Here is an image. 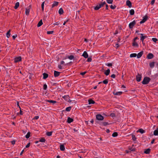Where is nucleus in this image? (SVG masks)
Here are the masks:
<instances>
[{"instance_id":"1","label":"nucleus","mask_w":158,"mask_h":158,"mask_svg":"<svg viewBox=\"0 0 158 158\" xmlns=\"http://www.w3.org/2000/svg\"><path fill=\"white\" fill-rule=\"evenodd\" d=\"M150 80L151 79L150 77H145L142 81V83L143 85L148 84L150 81Z\"/></svg>"},{"instance_id":"2","label":"nucleus","mask_w":158,"mask_h":158,"mask_svg":"<svg viewBox=\"0 0 158 158\" xmlns=\"http://www.w3.org/2000/svg\"><path fill=\"white\" fill-rule=\"evenodd\" d=\"M138 35H141V36L140 37V40L142 41V43L143 45H144V44L143 43L144 40L146 38L148 37V36L145 35L143 36V34H138Z\"/></svg>"},{"instance_id":"3","label":"nucleus","mask_w":158,"mask_h":158,"mask_svg":"<svg viewBox=\"0 0 158 158\" xmlns=\"http://www.w3.org/2000/svg\"><path fill=\"white\" fill-rule=\"evenodd\" d=\"M96 118L98 120H102L104 117L100 114H98L96 115Z\"/></svg>"},{"instance_id":"4","label":"nucleus","mask_w":158,"mask_h":158,"mask_svg":"<svg viewBox=\"0 0 158 158\" xmlns=\"http://www.w3.org/2000/svg\"><path fill=\"white\" fill-rule=\"evenodd\" d=\"M136 23L135 20H134L133 21L130 23L129 25V27L130 29H131L133 28L134 26L135 25Z\"/></svg>"},{"instance_id":"5","label":"nucleus","mask_w":158,"mask_h":158,"mask_svg":"<svg viewBox=\"0 0 158 158\" xmlns=\"http://www.w3.org/2000/svg\"><path fill=\"white\" fill-rule=\"evenodd\" d=\"M154 56V55L152 53H149L147 55V58L148 59H152Z\"/></svg>"},{"instance_id":"6","label":"nucleus","mask_w":158,"mask_h":158,"mask_svg":"<svg viewBox=\"0 0 158 158\" xmlns=\"http://www.w3.org/2000/svg\"><path fill=\"white\" fill-rule=\"evenodd\" d=\"M21 57L20 56L17 57L15 58V62L17 63L21 60Z\"/></svg>"},{"instance_id":"7","label":"nucleus","mask_w":158,"mask_h":158,"mask_svg":"<svg viewBox=\"0 0 158 158\" xmlns=\"http://www.w3.org/2000/svg\"><path fill=\"white\" fill-rule=\"evenodd\" d=\"M142 76L141 75L139 74V73L138 74L136 77V80L138 82L140 81Z\"/></svg>"},{"instance_id":"8","label":"nucleus","mask_w":158,"mask_h":158,"mask_svg":"<svg viewBox=\"0 0 158 158\" xmlns=\"http://www.w3.org/2000/svg\"><path fill=\"white\" fill-rule=\"evenodd\" d=\"M101 126H105L109 124L107 122H102L99 123Z\"/></svg>"},{"instance_id":"9","label":"nucleus","mask_w":158,"mask_h":158,"mask_svg":"<svg viewBox=\"0 0 158 158\" xmlns=\"http://www.w3.org/2000/svg\"><path fill=\"white\" fill-rule=\"evenodd\" d=\"M82 56H83L85 58H87L88 57V55L87 52L85 51L82 55Z\"/></svg>"},{"instance_id":"10","label":"nucleus","mask_w":158,"mask_h":158,"mask_svg":"<svg viewBox=\"0 0 158 158\" xmlns=\"http://www.w3.org/2000/svg\"><path fill=\"white\" fill-rule=\"evenodd\" d=\"M60 72L57 71H54V76L55 77H57L60 75Z\"/></svg>"},{"instance_id":"11","label":"nucleus","mask_w":158,"mask_h":158,"mask_svg":"<svg viewBox=\"0 0 158 158\" xmlns=\"http://www.w3.org/2000/svg\"><path fill=\"white\" fill-rule=\"evenodd\" d=\"M126 5L129 7H131L132 6L131 3L129 0H128L127 1Z\"/></svg>"},{"instance_id":"12","label":"nucleus","mask_w":158,"mask_h":158,"mask_svg":"<svg viewBox=\"0 0 158 158\" xmlns=\"http://www.w3.org/2000/svg\"><path fill=\"white\" fill-rule=\"evenodd\" d=\"M151 152L150 149L148 148L147 149H145L144 152V153L146 154H149Z\"/></svg>"},{"instance_id":"13","label":"nucleus","mask_w":158,"mask_h":158,"mask_svg":"<svg viewBox=\"0 0 158 158\" xmlns=\"http://www.w3.org/2000/svg\"><path fill=\"white\" fill-rule=\"evenodd\" d=\"M43 79H46V78H47L48 77V75L47 73H44L43 74Z\"/></svg>"},{"instance_id":"14","label":"nucleus","mask_w":158,"mask_h":158,"mask_svg":"<svg viewBox=\"0 0 158 158\" xmlns=\"http://www.w3.org/2000/svg\"><path fill=\"white\" fill-rule=\"evenodd\" d=\"M73 121V119L69 117H68L67 118V122L68 123H70Z\"/></svg>"},{"instance_id":"15","label":"nucleus","mask_w":158,"mask_h":158,"mask_svg":"<svg viewBox=\"0 0 158 158\" xmlns=\"http://www.w3.org/2000/svg\"><path fill=\"white\" fill-rule=\"evenodd\" d=\"M143 53V51H141V52L139 53L137 55V58H139L141 57Z\"/></svg>"},{"instance_id":"16","label":"nucleus","mask_w":158,"mask_h":158,"mask_svg":"<svg viewBox=\"0 0 158 158\" xmlns=\"http://www.w3.org/2000/svg\"><path fill=\"white\" fill-rule=\"evenodd\" d=\"M132 46L133 47H138L139 46V45L136 42V41H133V42L132 43Z\"/></svg>"},{"instance_id":"17","label":"nucleus","mask_w":158,"mask_h":158,"mask_svg":"<svg viewBox=\"0 0 158 158\" xmlns=\"http://www.w3.org/2000/svg\"><path fill=\"white\" fill-rule=\"evenodd\" d=\"M59 2H58L55 1L54 2L53 4L52 5V8H53L55 6H56L58 5Z\"/></svg>"},{"instance_id":"18","label":"nucleus","mask_w":158,"mask_h":158,"mask_svg":"<svg viewBox=\"0 0 158 158\" xmlns=\"http://www.w3.org/2000/svg\"><path fill=\"white\" fill-rule=\"evenodd\" d=\"M46 101L47 102L53 103V104H55L56 102V101H54L52 100H46Z\"/></svg>"},{"instance_id":"19","label":"nucleus","mask_w":158,"mask_h":158,"mask_svg":"<svg viewBox=\"0 0 158 158\" xmlns=\"http://www.w3.org/2000/svg\"><path fill=\"white\" fill-rule=\"evenodd\" d=\"M60 149L62 151H64L65 150V147L64 144H61L60 145Z\"/></svg>"},{"instance_id":"20","label":"nucleus","mask_w":158,"mask_h":158,"mask_svg":"<svg viewBox=\"0 0 158 158\" xmlns=\"http://www.w3.org/2000/svg\"><path fill=\"white\" fill-rule=\"evenodd\" d=\"M106 4V2L104 1L103 2H101L98 5L100 8L103 7L104 5Z\"/></svg>"},{"instance_id":"21","label":"nucleus","mask_w":158,"mask_h":158,"mask_svg":"<svg viewBox=\"0 0 158 158\" xmlns=\"http://www.w3.org/2000/svg\"><path fill=\"white\" fill-rule=\"evenodd\" d=\"M43 24L42 19L40 20V21L38 22V23L37 25V26L38 27H39L40 26H41Z\"/></svg>"},{"instance_id":"22","label":"nucleus","mask_w":158,"mask_h":158,"mask_svg":"<svg viewBox=\"0 0 158 158\" xmlns=\"http://www.w3.org/2000/svg\"><path fill=\"white\" fill-rule=\"evenodd\" d=\"M137 132H139L141 134H143L145 132V131L142 129H139L137 131Z\"/></svg>"},{"instance_id":"23","label":"nucleus","mask_w":158,"mask_h":158,"mask_svg":"<svg viewBox=\"0 0 158 158\" xmlns=\"http://www.w3.org/2000/svg\"><path fill=\"white\" fill-rule=\"evenodd\" d=\"M110 69H108L105 71V72L104 73V74H105L106 75L108 76V75H109L110 73Z\"/></svg>"},{"instance_id":"24","label":"nucleus","mask_w":158,"mask_h":158,"mask_svg":"<svg viewBox=\"0 0 158 158\" xmlns=\"http://www.w3.org/2000/svg\"><path fill=\"white\" fill-rule=\"evenodd\" d=\"M88 102H89V104H94L95 103V102L92 99H89L88 100Z\"/></svg>"},{"instance_id":"25","label":"nucleus","mask_w":158,"mask_h":158,"mask_svg":"<svg viewBox=\"0 0 158 158\" xmlns=\"http://www.w3.org/2000/svg\"><path fill=\"white\" fill-rule=\"evenodd\" d=\"M67 58L69 59L70 60H72L74 58V56L73 55H71L69 56H66L64 59H66Z\"/></svg>"},{"instance_id":"26","label":"nucleus","mask_w":158,"mask_h":158,"mask_svg":"<svg viewBox=\"0 0 158 158\" xmlns=\"http://www.w3.org/2000/svg\"><path fill=\"white\" fill-rule=\"evenodd\" d=\"M122 94V92L121 91L117 92L115 93L114 92H113V94L114 95H120Z\"/></svg>"},{"instance_id":"27","label":"nucleus","mask_w":158,"mask_h":158,"mask_svg":"<svg viewBox=\"0 0 158 158\" xmlns=\"http://www.w3.org/2000/svg\"><path fill=\"white\" fill-rule=\"evenodd\" d=\"M30 10L29 8H26V9L25 14L26 15H29Z\"/></svg>"},{"instance_id":"28","label":"nucleus","mask_w":158,"mask_h":158,"mask_svg":"<svg viewBox=\"0 0 158 158\" xmlns=\"http://www.w3.org/2000/svg\"><path fill=\"white\" fill-rule=\"evenodd\" d=\"M62 98L65 100L67 101L68 100V99L69 98V96L68 95H64V96L62 97Z\"/></svg>"},{"instance_id":"29","label":"nucleus","mask_w":158,"mask_h":158,"mask_svg":"<svg viewBox=\"0 0 158 158\" xmlns=\"http://www.w3.org/2000/svg\"><path fill=\"white\" fill-rule=\"evenodd\" d=\"M46 140L44 137H42L39 140V141L40 142L44 143L45 142Z\"/></svg>"},{"instance_id":"30","label":"nucleus","mask_w":158,"mask_h":158,"mask_svg":"<svg viewBox=\"0 0 158 158\" xmlns=\"http://www.w3.org/2000/svg\"><path fill=\"white\" fill-rule=\"evenodd\" d=\"M19 2H17L15 4V6H14V8L15 9H16L18 8L19 6Z\"/></svg>"},{"instance_id":"31","label":"nucleus","mask_w":158,"mask_h":158,"mask_svg":"<svg viewBox=\"0 0 158 158\" xmlns=\"http://www.w3.org/2000/svg\"><path fill=\"white\" fill-rule=\"evenodd\" d=\"M64 12L62 8H60L59 9V14L60 15H62L63 14Z\"/></svg>"},{"instance_id":"32","label":"nucleus","mask_w":158,"mask_h":158,"mask_svg":"<svg viewBox=\"0 0 158 158\" xmlns=\"http://www.w3.org/2000/svg\"><path fill=\"white\" fill-rule=\"evenodd\" d=\"M129 12L131 15H133L134 14L135 11L133 9H131L130 10Z\"/></svg>"},{"instance_id":"33","label":"nucleus","mask_w":158,"mask_h":158,"mask_svg":"<svg viewBox=\"0 0 158 158\" xmlns=\"http://www.w3.org/2000/svg\"><path fill=\"white\" fill-rule=\"evenodd\" d=\"M149 65L150 67L151 68L154 67V62H152L150 63L149 64Z\"/></svg>"},{"instance_id":"34","label":"nucleus","mask_w":158,"mask_h":158,"mask_svg":"<svg viewBox=\"0 0 158 158\" xmlns=\"http://www.w3.org/2000/svg\"><path fill=\"white\" fill-rule=\"evenodd\" d=\"M137 56V54L136 53H132L130 55V57H135Z\"/></svg>"},{"instance_id":"35","label":"nucleus","mask_w":158,"mask_h":158,"mask_svg":"<svg viewBox=\"0 0 158 158\" xmlns=\"http://www.w3.org/2000/svg\"><path fill=\"white\" fill-rule=\"evenodd\" d=\"M30 132L29 131L28 132L26 135H25V137L27 139H28L30 136Z\"/></svg>"},{"instance_id":"36","label":"nucleus","mask_w":158,"mask_h":158,"mask_svg":"<svg viewBox=\"0 0 158 158\" xmlns=\"http://www.w3.org/2000/svg\"><path fill=\"white\" fill-rule=\"evenodd\" d=\"M153 135H158V130H156L154 131Z\"/></svg>"},{"instance_id":"37","label":"nucleus","mask_w":158,"mask_h":158,"mask_svg":"<svg viewBox=\"0 0 158 158\" xmlns=\"http://www.w3.org/2000/svg\"><path fill=\"white\" fill-rule=\"evenodd\" d=\"M10 30H9L6 33V36L8 38H9L10 36Z\"/></svg>"},{"instance_id":"38","label":"nucleus","mask_w":158,"mask_h":158,"mask_svg":"<svg viewBox=\"0 0 158 158\" xmlns=\"http://www.w3.org/2000/svg\"><path fill=\"white\" fill-rule=\"evenodd\" d=\"M100 7L98 5L97 6L94 7V9L95 10H99L100 8Z\"/></svg>"},{"instance_id":"39","label":"nucleus","mask_w":158,"mask_h":158,"mask_svg":"<svg viewBox=\"0 0 158 158\" xmlns=\"http://www.w3.org/2000/svg\"><path fill=\"white\" fill-rule=\"evenodd\" d=\"M102 82L104 84H107L108 82V80L107 79H106Z\"/></svg>"},{"instance_id":"40","label":"nucleus","mask_w":158,"mask_h":158,"mask_svg":"<svg viewBox=\"0 0 158 158\" xmlns=\"http://www.w3.org/2000/svg\"><path fill=\"white\" fill-rule=\"evenodd\" d=\"M118 133L116 132H114V133H113L112 135V136L114 137H115L118 136Z\"/></svg>"},{"instance_id":"41","label":"nucleus","mask_w":158,"mask_h":158,"mask_svg":"<svg viewBox=\"0 0 158 158\" xmlns=\"http://www.w3.org/2000/svg\"><path fill=\"white\" fill-rule=\"evenodd\" d=\"M71 107L69 106V107H67L66 108L65 110L67 111H69L71 110Z\"/></svg>"},{"instance_id":"42","label":"nucleus","mask_w":158,"mask_h":158,"mask_svg":"<svg viewBox=\"0 0 158 158\" xmlns=\"http://www.w3.org/2000/svg\"><path fill=\"white\" fill-rule=\"evenodd\" d=\"M110 116L112 118H114L115 117L116 115L115 114H114V113H112L110 114Z\"/></svg>"},{"instance_id":"43","label":"nucleus","mask_w":158,"mask_h":158,"mask_svg":"<svg viewBox=\"0 0 158 158\" xmlns=\"http://www.w3.org/2000/svg\"><path fill=\"white\" fill-rule=\"evenodd\" d=\"M52 131L47 132L46 135L48 136H50L52 135Z\"/></svg>"},{"instance_id":"44","label":"nucleus","mask_w":158,"mask_h":158,"mask_svg":"<svg viewBox=\"0 0 158 158\" xmlns=\"http://www.w3.org/2000/svg\"><path fill=\"white\" fill-rule=\"evenodd\" d=\"M132 139L134 141H135L136 140V137H135V135H132Z\"/></svg>"},{"instance_id":"45","label":"nucleus","mask_w":158,"mask_h":158,"mask_svg":"<svg viewBox=\"0 0 158 158\" xmlns=\"http://www.w3.org/2000/svg\"><path fill=\"white\" fill-rule=\"evenodd\" d=\"M106 2L109 4H112L113 2V0H106Z\"/></svg>"},{"instance_id":"46","label":"nucleus","mask_w":158,"mask_h":158,"mask_svg":"<svg viewBox=\"0 0 158 158\" xmlns=\"http://www.w3.org/2000/svg\"><path fill=\"white\" fill-rule=\"evenodd\" d=\"M148 19V16L147 15H145L143 17V20L144 21H146Z\"/></svg>"},{"instance_id":"47","label":"nucleus","mask_w":158,"mask_h":158,"mask_svg":"<svg viewBox=\"0 0 158 158\" xmlns=\"http://www.w3.org/2000/svg\"><path fill=\"white\" fill-rule=\"evenodd\" d=\"M44 2H42L41 4V8L42 10L43 11L44 10Z\"/></svg>"},{"instance_id":"48","label":"nucleus","mask_w":158,"mask_h":158,"mask_svg":"<svg viewBox=\"0 0 158 158\" xmlns=\"http://www.w3.org/2000/svg\"><path fill=\"white\" fill-rule=\"evenodd\" d=\"M92 59L91 58V57H88L87 60V61L88 62H90L92 61Z\"/></svg>"},{"instance_id":"49","label":"nucleus","mask_w":158,"mask_h":158,"mask_svg":"<svg viewBox=\"0 0 158 158\" xmlns=\"http://www.w3.org/2000/svg\"><path fill=\"white\" fill-rule=\"evenodd\" d=\"M110 7L111 9H114L116 8V6L115 5H114V6H113L112 5H111L110 6Z\"/></svg>"},{"instance_id":"50","label":"nucleus","mask_w":158,"mask_h":158,"mask_svg":"<svg viewBox=\"0 0 158 158\" xmlns=\"http://www.w3.org/2000/svg\"><path fill=\"white\" fill-rule=\"evenodd\" d=\"M47 85L46 84H44L43 85V89L44 90H45L47 89Z\"/></svg>"},{"instance_id":"51","label":"nucleus","mask_w":158,"mask_h":158,"mask_svg":"<svg viewBox=\"0 0 158 158\" xmlns=\"http://www.w3.org/2000/svg\"><path fill=\"white\" fill-rule=\"evenodd\" d=\"M152 40L155 43H156L158 41V40L156 38H152Z\"/></svg>"},{"instance_id":"52","label":"nucleus","mask_w":158,"mask_h":158,"mask_svg":"<svg viewBox=\"0 0 158 158\" xmlns=\"http://www.w3.org/2000/svg\"><path fill=\"white\" fill-rule=\"evenodd\" d=\"M106 65L109 67H110L112 66V64L111 63H109L108 64H106Z\"/></svg>"},{"instance_id":"53","label":"nucleus","mask_w":158,"mask_h":158,"mask_svg":"<svg viewBox=\"0 0 158 158\" xmlns=\"http://www.w3.org/2000/svg\"><path fill=\"white\" fill-rule=\"evenodd\" d=\"M54 32V31H48L47 32V34H52Z\"/></svg>"},{"instance_id":"54","label":"nucleus","mask_w":158,"mask_h":158,"mask_svg":"<svg viewBox=\"0 0 158 158\" xmlns=\"http://www.w3.org/2000/svg\"><path fill=\"white\" fill-rule=\"evenodd\" d=\"M129 149L131 151L134 152L135 151V148H130Z\"/></svg>"},{"instance_id":"55","label":"nucleus","mask_w":158,"mask_h":158,"mask_svg":"<svg viewBox=\"0 0 158 158\" xmlns=\"http://www.w3.org/2000/svg\"><path fill=\"white\" fill-rule=\"evenodd\" d=\"M39 118V116H35L33 118V119H38Z\"/></svg>"},{"instance_id":"56","label":"nucleus","mask_w":158,"mask_h":158,"mask_svg":"<svg viewBox=\"0 0 158 158\" xmlns=\"http://www.w3.org/2000/svg\"><path fill=\"white\" fill-rule=\"evenodd\" d=\"M155 0H152L151 1V4L152 5H153L154 3H155Z\"/></svg>"},{"instance_id":"57","label":"nucleus","mask_w":158,"mask_h":158,"mask_svg":"<svg viewBox=\"0 0 158 158\" xmlns=\"http://www.w3.org/2000/svg\"><path fill=\"white\" fill-rule=\"evenodd\" d=\"M51 84L52 86H54V85H58V84L57 83H56L52 82V83H51Z\"/></svg>"},{"instance_id":"58","label":"nucleus","mask_w":158,"mask_h":158,"mask_svg":"<svg viewBox=\"0 0 158 158\" xmlns=\"http://www.w3.org/2000/svg\"><path fill=\"white\" fill-rule=\"evenodd\" d=\"M30 143H29L26 146V148H28V147H29L30 146Z\"/></svg>"},{"instance_id":"59","label":"nucleus","mask_w":158,"mask_h":158,"mask_svg":"<svg viewBox=\"0 0 158 158\" xmlns=\"http://www.w3.org/2000/svg\"><path fill=\"white\" fill-rule=\"evenodd\" d=\"M111 77L114 78L115 77V75L114 74H113L111 75Z\"/></svg>"},{"instance_id":"60","label":"nucleus","mask_w":158,"mask_h":158,"mask_svg":"<svg viewBox=\"0 0 158 158\" xmlns=\"http://www.w3.org/2000/svg\"><path fill=\"white\" fill-rule=\"evenodd\" d=\"M86 73V72L85 71L84 72H82L80 73V74L81 75H84Z\"/></svg>"},{"instance_id":"61","label":"nucleus","mask_w":158,"mask_h":158,"mask_svg":"<svg viewBox=\"0 0 158 158\" xmlns=\"http://www.w3.org/2000/svg\"><path fill=\"white\" fill-rule=\"evenodd\" d=\"M139 38H138V37H135L133 40V41H135L137 39H138Z\"/></svg>"},{"instance_id":"62","label":"nucleus","mask_w":158,"mask_h":158,"mask_svg":"<svg viewBox=\"0 0 158 158\" xmlns=\"http://www.w3.org/2000/svg\"><path fill=\"white\" fill-rule=\"evenodd\" d=\"M60 23L59 22H56V23H54V25H59L60 24Z\"/></svg>"},{"instance_id":"63","label":"nucleus","mask_w":158,"mask_h":158,"mask_svg":"<svg viewBox=\"0 0 158 158\" xmlns=\"http://www.w3.org/2000/svg\"><path fill=\"white\" fill-rule=\"evenodd\" d=\"M17 37V35H14L12 36V38L14 40H15V38Z\"/></svg>"},{"instance_id":"64","label":"nucleus","mask_w":158,"mask_h":158,"mask_svg":"<svg viewBox=\"0 0 158 158\" xmlns=\"http://www.w3.org/2000/svg\"><path fill=\"white\" fill-rule=\"evenodd\" d=\"M58 68L60 69H62V67L61 65H58Z\"/></svg>"}]
</instances>
